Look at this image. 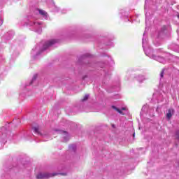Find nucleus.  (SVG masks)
I'll list each match as a JSON object with an SVG mask.
<instances>
[{
  "instance_id": "f257e3e1",
  "label": "nucleus",
  "mask_w": 179,
  "mask_h": 179,
  "mask_svg": "<svg viewBox=\"0 0 179 179\" xmlns=\"http://www.w3.org/2000/svg\"><path fill=\"white\" fill-rule=\"evenodd\" d=\"M58 43V40L57 39H51L47 41L44 43H41L38 45H36L35 48H34L31 52V57L34 59H36L37 57L40 55L43 52V51H45V50H48L50 47H52L54 44Z\"/></svg>"
},
{
  "instance_id": "f03ea898",
  "label": "nucleus",
  "mask_w": 179,
  "mask_h": 179,
  "mask_svg": "<svg viewBox=\"0 0 179 179\" xmlns=\"http://www.w3.org/2000/svg\"><path fill=\"white\" fill-rule=\"evenodd\" d=\"M35 18L36 17L33 16L28 17V21L24 24V26H28L30 30L35 31V33H38V34H41L43 27H44L45 24L40 21L35 20Z\"/></svg>"
},
{
  "instance_id": "7ed1b4c3",
  "label": "nucleus",
  "mask_w": 179,
  "mask_h": 179,
  "mask_svg": "<svg viewBox=\"0 0 179 179\" xmlns=\"http://www.w3.org/2000/svg\"><path fill=\"white\" fill-rule=\"evenodd\" d=\"M0 135V142L1 145H5L8 141V139H12L10 131L8 130V129H6L5 127H1Z\"/></svg>"
},
{
  "instance_id": "20e7f679",
  "label": "nucleus",
  "mask_w": 179,
  "mask_h": 179,
  "mask_svg": "<svg viewBox=\"0 0 179 179\" xmlns=\"http://www.w3.org/2000/svg\"><path fill=\"white\" fill-rule=\"evenodd\" d=\"M32 129L34 134H36V135H39V136H41V138H43V139L42 140L43 142H47V141H48V139L45 138H48V134H43V130L41 129V127L36 125L32 127Z\"/></svg>"
},
{
  "instance_id": "39448f33",
  "label": "nucleus",
  "mask_w": 179,
  "mask_h": 179,
  "mask_svg": "<svg viewBox=\"0 0 179 179\" xmlns=\"http://www.w3.org/2000/svg\"><path fill=\"white\" fill-rule=\"evenodd\" d=\"M120 19H122V20H124V22H130V23H134V18L132 17L129 18L128 13H127L125 10H120Z\"/></svg>"
},
{
  "instance_id": "423d86ee",
  "label": "nucleus",
  "mask_w": 179,
  "mask_h": 179,
  "mask_svg": "<svg viewBox=\"0 0 179 179\" xmlns=\"http://www.w3.org/2000/svg\"><path fill=\"white\" fill-rule=\"evenodd\" d=\"M55 176H58V173H39L37 174L36 178L37 179L50 178V177H55Z\"/></svg>"
},
{
  "instance_id": "0eeeda50",
  "label": "nucleus",
  "mask_w": 179,
  "mask_h": 179,
  "mask_svg": "<svg viewBox=\"0 0 179 179\" xmlns=\"http://www.w3.org/2000/svg\"><path fill=\"white\" fill-rule=\"evenodd\" d=\"M55 134H59V135H62V138H63L62 141L64 142H68V141H69V138H70L69 134L66 131L55 130Z\"/></svg>"
},
{
  "instance_id": "6e6552de",
  "label": "nucleus",
  "mask_w": 179,
  "mask_h": 179,
  "mask_svg": "<svg viewBox=\"0 0 179 179\" xmlns=\"http://www.w3.org/2000/svg\"><path fill=\"white\" fill-rule=\"evenodd\" d=\"M34 13H36V15H41V17L45 19V20H48V13H47V12H45V10L39 9V8H36L34 10Z\"/></svg>"
},
{
  "instance_id": "1a4fd4ad",
  "label": "nucleus",
  "mask_w": 179,
  "mask_h": 179,
  "mask_svg": "<svg viewBox=\"0 0 179 179\" xmlns=\"http://www.w3.org/2000/svg\"><path fill=\"white\" fill-rule=\"evenodd\" d=\"M111 108H113V110H115V111H117V113H119V114H121L122 115H127V114H128V110H127V108L125 107L120 109L115 106H112Z\"/></svg>"
},
{
  "instance_id": "9d476101",
  "label": "nucleus",
  "mask_w": 179,
  "mask_h": 179,
  "mask_svg": "<svg viewBox=\"0 0 179 179\" xmlns=\"http://www.w3.org/2000/svg\"><path fill=\"white\" fill-rule=\"evenodd\" d=\"M173 115H174V109H169L166 113V117L168 118V120H170L173 117Z\"/></svg>"
},
{
  "instance_id": "9b49d317",
  "label": "nucleus",
  "mask_w": 179,
  "mask_h": 179,
  "mask_svg": "<svg viewBox=\"0 0 179 179\" xmlns=\"http://www.w3.org/2000/svg\"><path fill=\"white\" fill-rule=\"evenodd\" d=\"M14 35L15 33L13 32V31H8L6 34V36H8L7 40H10V38H12Z\"/></svg>"
},
{
  "instance_id": "f8f14e48",
  "label": "nucleus",
  "mask_w": 179,
  "mask_h": 179,
  "mask_svg": "<svg viewBox=\"0 0 179 179\" xmlns=\"http://www.w3.org/2000/svg\"><path fill=\"white\" fill-rule=\"evenodd\" d=\"M69 149L71 152H76V145L72 144L69 146Z\"/></svg>"
},
{
  "instance_id": "ddd939ff",
  "label": "nucleus",
  "mask_w": 179,
  "mask_h": 179,
  "mask_svg": "<svg viewBox=\"0 0 179 179\" xmlns=\"http://www.w3.org/2000/svg\"><path fill=\"white\" fill-rule=\"evenodd\" d=\"M89 97H90V95L88 94H85L83 99H82L80 101L81 104H83L85 101H87V100L89 99Z\"/></svg>"
},
{
  "instance_id": "4468645a",
  "label": "nucleus",
  "mask_w": 179,
  "mask_h": 179,
  "mask_svg": "<svg viewBox=\"0 0 179 179\" xmlns=\"http://www.w3.org/2000/svg\"><path fill=\"white\" fill-rule=\"evenodd\" d=\"M36 80H37V74L34 75L32 80H31V82L29 83V85H34V83L36 82Z\"/></svg>"
},
{
  "instance_id": "2eb2a0df",
  "label": "nucleus",
  "mask_w": 179,
  "mask_h": 179,
  "mask_svg": "<svg viewBox=\"0 0 179 179\" xmlns=\"http://www.w3.org/2000/svg\"><path fill=\"white\" fill-rule=\"evenodd\" d=\"M52 8L53 9V12H59V8L55 6V3L52 2Z\"/></svg>"
},
{
  "instance_id": "dca6fc26",
  "label": "nucleus",
  "mask_w": 179,
  "mask_h": 179,
  "mask_svg": "<svg viewBox=\"0 0 179 179\" xmlns=\"http://www.w3.org/2000/svg\"><path fill=\"white\" fill-rule=\"evenodd\" d=\"M109 58V62L111 65V66H113V65H114V60H113V59L111 57H108Z\"/></svg>"
},
{
  "instance_id": "f3484780",
  "label": "nucleus",
  "mask_w": 179,
  "mask_h": 179,
  "mask_svg": "<svg viewBox=\"0 0 179 179\" xmlns=\"http://www.w3.org/2000/svg\"><path fill=\"white\" fill-rule=\"evenodd\" d=\"M106 45L109 47H113V45H114V43H113V42H109V43H107Z\"/></svg>"
},
{
  "instance_id": "a211bd4d",
  "label": "nucleus",
  "mask_w": 179,
  "mask_h": 179,
  "mask_svg": "<svg viewBox=\"0 0 179 179\" xmlns=\"http://www.w3.org/2000/svg\"><path fill=\"white\" fill-rule=\"evenodd\" d=\"M160 76H161V78H164V70L162 71V72L160 73Z\"/></svg>"
},
{
  "instance_id": "6ab92c4d",
  "label": "nucleus",
  "mask_w": 179,
  "mask_h": 179,
  "mask_svg": "<svg viewBox=\"0 0 179 179\" xmlns=\"http://www.w3.org/2000/svg\"><path fill=\"white\" fill-rule=\"evenodd\" d=\"M98 65L99 66H101V68H103V66H104L105 64H104V63H99Z\"/></svg>"
},
{
  "instance_id": "aec40b11",
  "label": "nucleus",
  "mask_w": 179,
  "mask_h": 179,
  "mask_svg": "<svg viewBox=\"0 0 179 179\" xmlns=\"http://www.w3.org/2000/svg\"><path fill=\"white\" fill-rule=\"evenodd\" d=\"M68 10L66 9L62 10V13H66Z\"/></svg>"
},
{
  "instance_id": "412c9836",
  "label": "nucleus",
  "mask_w": 179,
  "mask_h": 179,
  "mask_svg": "<svg viewBox=\"0 0 179 179\" xmlns=\"http://www.w3.org/2000/svg\"><path fill=\"white\" fill-rule=\"evenodd\" d=\"M3 23V21H2V20H0V26H2Z\"/></svg>"
},
{
  "instance_id": "4be33fe9",
  "label": "nucleus",
  "mask_w": 179,
  "mask_h": 179,
  "mask_svg": "<svg viewBox=\"0 0 179 179\" xmlns=\"http://www.w3.org/2000/svg\"><path fill=\"white\" fill-rule=\"evenodd\" d=\"M84 57H90V55L87 54V55H84Z\"/></svg>"
},
{
  "instance_id": "5701e85b",
  "label": "nucleus",
  "mask_w": 179,
  "mask_h": 179,
  "mask_svg": "<svg viewBox=\"0 0 179 179\" xmlns=\"http://www.w3.org/2000/svg\"><path fill=\"white\" fill-rule=\"evenodd\" d=\"M107 75H111V73H105V76H107Z\"/></svg>"
},
{
  "instance_id": "b1692460",
  "label": "nucleus",
  "mask_w": 179,
  "mask_h": 179,
  "mask_svg": "<svg viewBox=\"0 0 179 179\" xmlns=\"http://www.w3.org/2000/svg\"><path fill=\"white\" fill-rule=\"evenodd\" d=\"M66 124H70L71 122L66 120Z\"/></svg>"
},
{
  "instance_id": "393cba45",
  "label": "nucleus",
  "mask_w": 179,
  "mask_h": 179,
  "mask_svg": "<svg viewBox=\"0 0 179 179\" xmlns=\"http://www.w3.org/2000/svg\"><path fill=\"white\" fill-rule=\"evenodd\" d=\"M86 78H87V76H85V77H83V80H85V79H86Z\"/></svg>"
},
{
  "instance_id": "a878e982",
  "label": "nucleus",
  "mask_w": 179,
  "mask_h": 179,
  "mask_svg": "<svg viewBox=\"0 0 179 179\" xmlns=\"http://www.w3.org/2000/svg\"><path fill=\"white\" fill-rule=\"evenodd\" d=\"M112 128H115V125L112 124Z\"/></svg>"
},
{
  "instance_id": "bb28decb",
  "label": "nucleus",
  "mask_w": 179,
  "mask_h": 179,
  "mask_svg": "<svg viewBox=\"0 0 179 179\" xmlns=\"http://www.w3.org/2000/svg\"><path fill=\"white\" fill-rule=\"evenodd\" d=\"M133 138H135V133H133Z\"/></svg>"
},
{
  "instance_id": "cd10ccee",
  "label": "nucleus",
  "mask_w": 179,
  "mask_h": 179,
  "mask_svg": "<svg viewBox=\"0 0 179 179\" xmlns=\"http://www.w3.org/2000/svg\"><path fill=\"white\" fill-rule=\"evenodd\" d=\"M62 174V176H65V174L64 173H61Z\"/></svg>"
},
{
  "instance_id": "c85d7f7f",
  "label": "nucleus",
  "mask_w": 179,
  "mask_h": 179,
  "mask_svg": "<svg viewBox=\"0 0 179 179\" xmlns=\"http://www.w3.org/2000/svg\"><path fill=\"white\" fill-rule=\"evenodd\" d=\"M178 17H179V15H178Z\"/></svg>"
}]
</instances>
